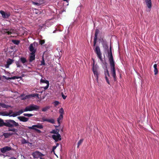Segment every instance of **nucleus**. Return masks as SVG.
I'll return each mask as SVG.
<instances>
[{
  "mask_svg": "<svg viewBox=\"0 0 159 159\" xmlns=\"http://www.w3.org/2000/svg\"><path fill=\"white\" fill-rule=\"evenodd\" d=\"M102 43L104 50H105L107 51L108 57L111 67V73L114 79H115L116 77V75L115 68V62L114 61L112 53L111 48V46H110V50H108V46L105 40L102 39Z\"/></svg>",
  "mask_w": 159,
  "mask_h": 159,
  "instance_id": "obj_1",
  "label": "nucleus"
},
{
  "mask_svg": "<svg viewBox=\"0 0 159 159\" xmlns=\"http://www.w3.org/2000/svg\"><path fill=\"white\" fill-rule=\"evenodd\" d=\"M39 107L34 104H31L25 107L23 110L21 109L19 111L15 112L14 115H12L13 117L20 115L24 112L32 111H37L39 109Z\"/></svg>",
  "mask_w": 159,
  "mask_h": 159,
  "instance_id": "obj_2",
  "label": "nucleus"
},
{
  "mask_svg": "<svg viewBox=\"0 0 159 159\" xmlns=\"http://www.w3.org/2000/svg\"><path fill=\"white\" fill-rule=\"evenodd\" d=\"M5 126L8 127H17L19 126V124L14 120L9 119L5 120Z\"/></svg>",
  "mask_w": 159,
  "mask_h": 159,
  "instance_id": "obj_3",
  "label": "nucleus"
},
{
  "mask_svg": "<svg viewBox=\"0 0 159 159\" xmlns=\"http://www.w3.org/2000/svg\"><path fill=\"white\" fill-rule=\"evenodd\" d=\"M28 128L30 129H33L37 133H40L41 132V131L37 128L42 129L43 128V126L41 124L38 123L37 125H33L32 126H29Z\"/></svg>",
  "mask_w": 159,
  "mask_h": 159,
  "instance_id": "obj_4",
  "label": "nucleus"
},
{
  "mask_svg": "<svg viewBox=\"0 0 159 159\" xmlns=\"http://www.w3.org/2000/svg\"><path fill=\"white\" fill-rule=\"evenodd\" d=\"M32 156L33 157L35 158H38L39 157H42L44 156V155L38 151H36L33 152L32 154Z\"/></svg>",
  "mask_w": 159,
  "mask_h": 159,
  "instance_id": "obj_5",
  "label": "nucleus"
},
{
  "mask_svg": "<svg viewBox=\"0 0 159 159\" xmlns=\"http://www.w3.org/2000/svg\"><path fill=\"white\" fill-rule=\"evenodd\" d=\"M94 51L95 53L97 54L98 57L101 61H102V54L101 52L99 47L98 46H96L94 49Z\"/></svg>",
  "mask_w": 159,
  "mask_h": 159,
  "instance_id": "obj_6",
  "label": "nucleus"
},
{
  "mask_svg": "<svg viewBox=\"0 0 159 159\" xmlns=\"http://www.w3.org/2000/svg\"><path fill=\"white\" fill-rule=\"evenodd\" d=\"M42 119V121L43 122L46 121L52 124H54L55 122V120L52 118H46L45 117H43Z\"/></svg>",
  "mask_w": 159,
  "mask_h": 159,
  "instance_id": "obj_7",
  "label": "nucleus"
},
{
  "mask_svg": "<svg viewBox=\"0 0 159 159\" xmlns=\"http://www.w3.org/2000/svg\"><path fill=\"white\" fill-rule=\"evenodd\" d=\"M40 82L42 83H45L46 84V85L45 86L42 87L44 90H46L48 89L49 86V81L46 80L45 79H41L40 80Z\"/></svg>",
  "mask_w": 159,
  "mask_h": 159,
  "instance_id": "obj_8",
  "label": "nucleus"
},
{
  "mask_svg": "<svg viewBox=\"0 0 159 159\" xmlns=\"http://www.w3.org/2000/svg\"><path fill=\"white\" fill-rule=\"evenodd\" d=\"M12 150V148L10 147L5 146L0 148V151L2 153H4Z\"/></svg>",
  "mask_w": 159,
  "mask_h": 159,
  "instance_id": "obj_9",
  "label": "nucleus"
},
{
  "mask_svg": "<svg viewBox=\"0 0 159 159\" xmlns=\"http://www.w3.org/2000/svg\"><path fill=\"white\" fill-rule=\"evenodd\" d=\"M52 137L56 142H57L61 140V135L59 133L58 134H56V135L54 134L52 135Z\"/></svg>",
  "mask_w": 159,
  "mask_h": 159,
  "instance_id": "obj_10",
  "label": "nucleus"
},
{
  "mask_svg": "<svg viewBox=\"0 0 159 159\" xmlns=\"http://www.w3.org/2000/svg\"><path fill=\"white\" fill-rule=\"evenodd\" d=\"M36 97L39 98V94L37 93L33 94L30 95H26L25 97L24 98H22V99L24 100L26 99L27 98H30L31 97Z\"/></svg>",
  "mask_w": 159,
  "mask_h": 159,
  "instance_id": "obj_11",
  "label": "nucleus"
},
{
  "mask_svg": "<svg viewBox=\"0 0 159 159\" xmlns=\"http://www.w3.org/2000/svg\"><path fill=\"white\" fill-rule=\"evenodd\" d=\"M0 13L2 15V17L4 18H7L10 15L9 13L3 11H0Z\"/></svg>",
  "mask_w": 159,
  "mask_h": 159,
  "instance_id": "obj_12",
  "label": "nucleus"
},
{
  "mask_svg": "<svg viewBox=\"0 0 159 159\" xmlns=\"http://www.w3.org/2000/svg\"><path fill=\"white\" fill-rule=\"evenodd\" d=\"M17 118L20 121L24 122L28 121L29 120L28 118L23 116H19L17 117Z\"/></svg>",
  "mask_w": 159,
  "mask_h": 159,
  "instance_id": "obj_13",
  "label": "nucleus"
},
{
  "mask_svg": "<svg viewBox=\"0 0 159 159\" xmlns=\"http://www.w3.org/2000/svg\"><path fill=\"white\" fill-rule=\"evenodd\" d=\"M145 2L148 7L150 9L152 6V2L151 0H145Z\"/></svg>",
  "mask_w": 159,
  "mask_h": 159,
  "instance_id": "obj_14",
  "label": "nucleus"
},
{
  "mask_svg": "<svg viewBox=\"0 0 159 159\" xmlns=\"http://www.w3.org/2000/svg\"><path fill=\"white\" fill-rule=\"evenodd\" d=\"M33 44H31L29 47V50L31 53H35L36 50L34 49Z\"/></svg>",
  "mask_w": 159,
  "mask_h": 159,
  "instance_id": "obj_15",
  "label": "nucleus"
},
{
  "mask_svg": "<svg viewBox=\"0 0 159 159\" xmlns=\"http://www.w3.org/2000/svg\"><path fill=\"white\" fill-rule=\"evenodd\" d=\"M92 70L93 72L98 71V66L93 64L92 67Z\"/></svg>",
  "mask_w": 159,
  "mask_h": 159,
  "instance_id": "obj_16",
  "label": "nucleus"
},
{
  "mask_svg": "<svg viewBox=\"0 0 159 159\" xmlns=\"http://www.w3.org/2000/svg\"><path fill=\"white\" fill-rule=\"evenodd\" d=\"M35 53H31L30 56V61L31 62L35 59Z\"/></svg>",
  "mask_w": 159,
  "mask_h": 159,
  "instance_id": "obj_17",
  "label": "nucleus"
},
{
  "mask_svg": "<svg viewBox=\"0 0 159 159\" xmlns=\"http://www.w3.org/2000/svg\"><path fill=\"white\" fill-rule=\"evenodd\" d=\"M63 118V116L62 115H60L59 116V117L57 118V121L58 122V123L59 124L58 126H56V127H57L58 126H59L60 125V120H62Z\"/></svg>",
  "mask_w": 159,
  "mask_h": 159,
  "instance_id": "obj_18",
  "label": "nucleus"
},
{
  "mask_svg": "<svg viewBox=\"0 0 159 159\" xmlns=\"http://www.w3.org/2000/svg\"><path fill=\"white\" fill-rule=\"evenodd\" d=\"M93 74H94V75L95 77L96 78V79L97 81L98 82V76L99 74L98 71L93 72Z\"/></svg>",
  "mask_w": 159,
  "mask_h": 159,
  "instance_id": "obj_19",
  "label": "nucleus"
},
{
  "mask_svg": "<svg viewBox=\"0 0 159 159\" xmlns=\"http://www.w3.org/2000/svg\"><path fill=\"white\" fill-rule=\"evenodd\" d=\"M4 33H7L8 34H10L14 33V30H13L11 29L9 31H7V30L4 31Z\"/></svg>",
  "mask_w": 159,
  "mask_h": 159,
  "instance_id": "obj_20",
  "label": "nucleus"
},
{
  "mask_svg": "<svg viewBox=\"0 0 159 159\" xmlns=\"http://www.w3.org/2000/svg\"><path fill=\"white\" fill-rule=\"evenodd\" d=\"M1 107L3 108H7L8 107H11V106L7 105L4 103H1Z\"/></svg>",
  "mask_w": 159,
  "mask_h": 159,
  "instance_id": "obj_21",
  "label": "nucleus"
},
{
  "mask_svg": "<svg viewBox=\"0 0 159 159\" xmlns=\"http://www.w3.org/2000/svg\"><path fill=\"white\" fill-rule=\"evenodd\" d=\"M154 68V72L155 75H156L158 73V70L157 68V65L156 64H155L153 66Z\"/></svg>",
  "mask_w": 159,
  "mask_h": 159,
  "instance_id": "obj_22",
  "label": "nucleus"
},
{
  "mask_svg": "<svg viewBox=\"0 0 159 159\" xmlns=\"http://www.w3.org/2000/svg\"><path fill=\"white\" fill-rule=\"evenodd\" d=\"M51 134H58L59 133V130L58 129H54L52 130L50 132Z\"/></svg>",
  "mask_w": 159,
  "mask_h": 159,
  "instance_id": "obj_23",
  "label": "nucleus"
},
{
  "mask_svg": "<svg viewBox=\"0 0 159 159\" xmlns=\"http://www.w3.org/2000/svg\"><path fill=\"white\" fill-rule=\"evenodd\" d=\"M15 114V112H13L12 110H10L9 113H7V115H8V116H12V115H14Z\"/></svg>",
  "mask_w": 159,
  "mask_h": 159,
  "instance_id": "obj_24",
  "label": "nucleus"
},
{
  "mask_svg": "<svg viewBox=\"0 0 159 159\" xmlns=\"http://www.w3.org/2000/svg\"><path fill=\"white\" fill-rule=\"evenodd\" d=\"M0 115L3 116H8V115H7V113L5 111L0 112Z\"/></svg>",
  "mask_w": 159,
  "mask_h": 159,
  "instance_id": "obj_25",
  "label": "nucleus"
},
{
  "mask_svg": "<svg viewBox=\"0 0 159 159\" xmlns=\"http://www.w3.org/2000/svg\"><path fill=\"white\" fill-rule=\"evenodd\" d=\"M3 125L5 126V122H4L3 120L0 118V127H2Z\"/></svg>",
  "mask_w": 159,
  "mask_h": 159,
  "instance_id": "obj_26",
  "label": "nucleus"
},
{
  "mask_svg": "<svg viewBox=\"0 0 159 159\" xmlns=\"http://www.w3.org/2000/svg\"><path fill=\"white\" fill-rule=\"evenodd\" d=\"M50 107L49 106H46L44 107H43L42 109V111L43 112H45L47 111L50 108Z\"/></svg>",
  "mask_w": 159,
  "mask_h": 159,
  "instance_id": "obj_27",
  "label": "nucleus"
},
{
  "mask_svg": "<svg viewBox=\"0 0 159 159\" xmlns=\"http://www.w3.org/2000/svg\"><path fill=\"white\" fill-rule=\"evenodd\" d=\"M13 60L11 59H9L7 61V63L9 65H10L13 63Z\"/></svg>",
  "mask_w": 159,
  "mask_h": 159,
  "instance_id": "obj_28",
  "label": "nucleus"
},
{
  "mask_svg": "<svg viewBox=\"0 0 159 159\" xmlns=\"http://www.w3.org/2000/svg\"><path fill=\"white\" fill-rule=\"evenodd\" d=\"M20 61L23 63L24 64L26 62V59L24 57H21L20 58Z\"/></svg>",
  "mask_w": 159,
  "mask_h": 159,
  "instance_id": "obj_29",
  "label": "nucleus"
},
{
  "mask_svg": "<svg viewBox=\"0 0 159 159\" xmlns=\"http://www.w3.org/2000/svg\"><path fill=\"white\" fill-rule=\"evenodd\" d=\"M59 112L60 114V115H62L63 116L64 113V111L63 109L62 108H60L59 110Z\"/></svg>",
  "mask_w": 159,
  "mask_h": 159,
  "instance_id": "obj_30",
  "label": "nucleus"
},
{
  "mask_svg": "<svg viewBox=\"0 0 159 159\" xmlns=\"http://www.w3.org/2000/svg\"><path fill=\"white\" fill-rule=\"evenodd\" d=\"M105 76H107L109 77H110L109 73L108 70H107V69L105 71Z\"/></svg>",
  "mask_w": 159,
  "mask_h": 159,
  "instance_id": "obj_31",
  "label": "nucleus"
},
{
  "mask_svg": "<svg viewBox=\"0 0 159 159\" xmlns=\"http://www.w3.org/2000/svg\"><path fill=\"white\" fill-rule=\"evenodd\" d=\"M83 141V139H80L78 143V146L77 147L78 148L79 147V146L81 145Z\"/></svg>",
  "mask_w": 159,
  "mask_h": 159,
  "instance_id": "obj_32",
  "label": "nucleus"
},
{
  "mask_svg": "<svg viewBox=\"0 0 159 159\" xmlns=\"http://www.w3.org/2000/svg\"><path fill=\"white\" fill-rule=\"evenodd\" d=\"M23 115L26 116L28 117H31L33 116V115L32 114H27V113H24L23 114Z\"/></svg>",
  "mask_w": 159,
  "mask_h": 159,
  "instance_id": "obj_33",
  "label": "nucleus"
},
{
  "mask_svg": "<svg viewBox=\"0 0 159 159\" xmlns=\"http://www.w3.org/2000/svg\"><path fill=\"white\" fill-rule=\"evenodd\" d=\"M3 135L4 136L5 138H8L10 137L9 134H8V133H4L3 134Z\"/></svg>",
  "mask_w": 159,
  "mask_h": 159,
  "instance_id": "obj_34",
  "label": "nucleus"
},
{
  "mask_svg": "<svg viewBox=\"0 0 159 159\" xmlns=\"http://www.w3.org/2000/svg\"><path fill=\"white\" fill-rule=\"evenodd\" d=\"M34 16H35V15H38L40 14L41 12L40 11H35V12H34Z\"/></svg>",
  "mask_w": 159,
  "mask_h": 159,
  "instance_id": "obj_35",
  "label": "nucleus"
},
{
  "mask_svg": "<svg viewBox=\"0 0 159 159\" xmlns=\"http://www.w3.org/2000/svg\"><path fill=\"white\" fill-rule=\"evenodd\" d=\"M9 131H11L13 132H16L17 131V129L15 128L10 129H8Z\"/></svg>",
  "mask_w": 159,
  "mask_h": 159,
  "instance_id": "obj_36",
  "label": "nucleus"
},
{
  "mask_svg": "<svg viewBox=\"0 0 159 159\" xmlns=\"http://www.w3.org/2000/svg\"><path fill=\"white\" fill-rule=\"evenodd\" d=\"M99 32V30L98 29H96L95 31V37H97L98 34Z\"/></svg>",
  "mask_w": 159,
  "mask_h": 159,
  "instance_id": "obj_37",
  "label": "nucleus"
},
{
  "mask_svg": "<svg viewBox=\"0 0 159 159\" xmlns=\"http://www.w3.org/2000/svg\"><path fill=\"white\" fill-rule=\"evenodd\" d=\"M20 78L19 77H17L16 76H13L11 77H10V80H14L16 79H18V78Z\"/></svg>",
  "mask_w": 159,
  "mask_h": 159,
  "instance_id": "obj_38",
  "label": "nucleus"
},
{
  "mask_svg": "<svg viewBox=\"0 0 159 159\" xmlns=\"http://www.w3.org/2000/svg\"><path fill=\"white\" fill-rule=\"evenodd\" d=\"M105 78L106 80V81L107 82V83L108 84H110V83L109 80V79L107 77V76H105Z\"/></svg>",
  "mask_w": 159,
  "mask_h": 159,
  "instance_id": "obj_39",
  "label": "nucleus"
},
{
  "mask_svg": "<svg viewBox=\"0 0 159 159\" xmlns=\"http://www.w3.org/2000/svg\"><path fill=\"white\" fill-rule=\"evenodd\" d=\"M97 39V37H94L93 40L94 46H95L96 44Z\"/></svg>",
  "mask_w": 159,
  "mask_h": 159,
  "instance_id": "obj_40",
  "label": "nucleus"
},
{
  "mask_svg": "<svg viewBox=\"0 0 159 159\" xmlns=\"http://www.w3.org/2000/svg\"><path fill=\"white\" fill-rule=\"evenodd\" d=\"M12 42L14 44L17 45L19 43V41L16 40H12Z\"/></svg>",
  "mask_w": 159,
  "mask_h": 159,
  "instance_id": "obj_41",
  "label": "nucleus"
},
{
  "mask_svg": "<svg viewBox=\"0 0 159 159\" xmlns=\"http://www.w3.org/2000/svg\"><path fill=\"white\" fill-rule=\"evenodd\" d=\"M54 105L56 106L59 104V102L57 101H55L54 102Z\"/></svg>",
  "mask_w": 159,
  "mask_h": 159,
  "instance_id": "obj_42",
  "label": "nucleus"
},
{
  "mask_svg": "<svg viewBox=\"0 0 159 159\" xmlns=\"http://www.w3.org/2000/svg\"><path fill=\"white\" fill-rule=\"evenodd\" d=\"M45 43V41L44 40H40L39 41V43L41 45H42L44 44Z\"/></svg>",
  "mask_w": 159,
  "mask_h": 159,
  "instance_id": "obj_43",
  "label": "nucleus"
},
{
  "mask_svg": "<svg viewBox=\"0 0 159 159\" xmlns=\"http://www.w3.org/2000/svg\"><path fill=\"white\" fill-rule=\"evenodd\" d=\"M45 62L43 59L41 61V65H45Z\"/></svg>",
  "mask_w": 159,
  "mask_h": 159,
  "instance_id": "obj_44",
  "label": "nucleus"
},
{
  "mask_svg": "<svg viewBox=\"0 0 159 159\" xmlns=\"http://www.w3.org/2000/svg\"><path fill=\"white\" fill-rule=\"evenodd\" d=\"M2 77L7 80H10V77H7V76L4 75L2 76Z\"/></svg>",
  "mask_w": 159,
  "mask_h": 159,
  "instance_id": "obj_45",
  "label": "nucleus"
},
{
  "mask_svg": "<svg viewBox=\"0 0 159 159\" xmlns=\"http://www.w3.org/2000/svg\"><path fill=\"white\" fill-rule=\"evenodd\" d=\"M22 142L23 143H27V141L25 139H23L22 140Z\"/></svg>",
  "mask_w": 159,
  "mask_h": 159,
  "instance_id": "obj_46",
  "label": "nucleus"
},
{
  "mask_svg": "<svg viewBox=\"0 0 159 159\" xmlns=\"http://www.w3.org/2000/svg\"><path fill=\"white\" fill-rule=\"evenodd\" d=\"M16 66L17 67H19L20 66V65L19 64V63L18 62H16Z\"/></svg>",
  "mask_w": 159,
  "mask_h": 159,
  "instance_id": "obj_47",
  "label": "nucleus"
},
{
  "mask_svg": "<svg viewBox=\"0 0 159 159\" xmlns=\"http://www.w3.org/2000/svg\"><path fill=\"white\" fill-rule=\"evenodd\" d=\"M8 134H9V135L10 136H11V135L14 134H15L14 133H8Z\"/></svg>",
  "mask_w": 159,
  "mask_h": 159,
  "instance_id": "obj_48",
  "label": "nucleus"
},
{
  "mask_svg": "<svg viewBox=\"0 0 159 159\" xmlns=\"http://www.w3.org/2000/svg\"><path fill=\"white\" fill-rule=\"evenodd\" d=\"M62 97L63 98L65 99L66 98V96H65V95H64L63 94H62Z\"/></svg>",
  "mask_w": 159,
  "mask_h": 159,
  "instance_id": "obj_49",
  "label": "nucleus"
},
{
  "mask_svg": "<svg viewBox=\"0 0 159 159\" xmlns=\"http://www.w3.org/2000/svg\"><path fill=\"white\" fill-rule=\"evenodd\" d=\"M0 156H3L4 158H5V157L8 156L7 155H3V154H0Z\"/></svg>",
  "mask_w": 159,
  "mask_h": 159,
  "instance_id": "obj_50",
  "label": "nucleus"
},
{
  "mask_svg": "<svg viewBox=\"0 0 159 159\" xmlns=\"http://www.w3.org/2000/svg\"><path fill=\"white\" fill-rule=\"evenodd\" d=\"M10 65H9L8 64H7L5 65V67L7 68H8L9 67Z\"/></svg>",
  "mask_w": 159,
  "mask_h": 159,
  "instance_id": "obj_51",
  "label": "nucleus"
},
{
  "mask_svg": "<svg viewBox=\"0 0 159 159\" xmlns=\"http://www.w3.org/2000/svg\"><path fill=\"white\" fill-rule=\"evenodd\" d=\"M57 148V146H53V150H55Z\"/></svg>",
  "mask_w": 159,
  "mask_h": 159,
  "instance_id": "obj_52",
  "label": "nucleus"
},
{
  "mask_svg": "<svg viewBox=\"0 0 159 159\" xmlns=\"http://www.w3.org/2000/svg\"><path fill=\"white\" fill-rule=\"evenodd\" d=\"M7 75H8V76H10V74L8 72V73H7Z\"/></svg>",
  "mask_w": 159,
  "mask_h": 159,
  "instance_id": "obj_53",
  "label": "nucleus"
},
{
  "mask_svg": "<svg viewBox=\"0 0 159 159\" xmlns=\"http://www.w3.org/2000/svg\"><path fill=\"white\" fill-rule=\"evenodd\" d=\"M63 1H66L67 2H68V0H63Z\"/></svg>",
  "mask_w": 159,
  "mask_h": 159,
  "instance_id": "obj_54",
  "label": "nucleus"
},
{
  "mask_svg": "<svg viewBox=\"0 0 159 159\" xmlns=\"http://www.w3.org/2000/svg\"><path fill=\"white\" fill-rule=\"evenodd\" d=\"M58 145H59V144H58V143H57V145H56V146H57V147Z\"/></svg>",
  "mask_w": 159,
  "mask_h": 159,
  "instance_id": "obj_55",
  "label": "nucleus"
},
{
  "mask_svg": "<svg viewBox=\"0 0 159 159\" xmlns=\"http://www.w3.org/2000/svg\"><path fill=\"white\" fill-rule=\"evenodd\" d=\"M1 103L0 102V108L1 107Z\"/></svg>",
  "mask_w": 159,
  "mask_h": 159,
  "instance_id": "obj_56",
  "label": "nucleus"
},
{
  "mask_svg": "<svg viewBox=\"0 0 159 159\" xmlns=\"http://www.w3.org/2000/svg\"><path fill=\"white\" fill-rule=\"evenodd\" d=\"M77 9H78V10L79 9V7H77Z\"/></svg>",
  "mask_w": 159,
  "mask_h": 159,
  "instance_id": "obj_57",
  "label": "nucleus"
},
{
  "mask_svg": "<svg viewBox=\"0 0 159 159\" xmlns=\"http://www.w3.org/2000/svg\"><path fill=\"white\" fill-rule=\"evenodd\" d=\"M35 10H37V9H35Z\"/></svg>",
  "mask_w": 159,
  "mask_h": 159,
  "instance_id": "obj_58",
  "label": "nucleus"
}]
</instances>
